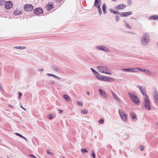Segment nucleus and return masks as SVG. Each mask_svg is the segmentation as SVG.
Returning a JSON list of instances; mask_svg holds the SVG:
<instances>
[{
	"label": "nucleus",
	"mask_w": 158,
	"mask_h": 158,
	"mask_svg": "<svg viewBox=\"0 0 158 158\" xmlns=\"http://www.w3.org/2000/svg\"><path fill=\"white\" fill-rule=\"evenodd\" d=\"M150 41V36L148 33H144L142 37L141 43L143 46H147Z\"/></svg>",
	"instance_id": "1"
},
{
	"label": "nucleus",
	"mask_w": 158,
	"mask_h": 158,
	"mask_svg": "<svg viewBox=\"0 0 158 158\" xmlns=\"http://www.w3.org/2000/svg\"><path fill=\"white\" fill-rule=\"evenodd\" d=\"M90 69L93 72V74L95 76L96 78L101 81H105L106 76L101 75L100 73L92 68Z\"/></svg>",
	"instance_id": "2"
},
{
	"label": "nucleus",
	"mask_w": 158,
	"mask_h": 158,
	"mask_svg": "<svg viewBox=\"0 0 158 158\" xmlns=\"http://www.w3.org/2000/svg\"><path fill=\"white\" fill-rule=\"evenodd\" d=\"M129 95L131 100L134 103L137 105H139L140 104V101L135 94L129 93Z\"/></svg>",
	"instance_id": "3"
},
{
	"label": "nucleus",
	"mask_w": 158,
	"mask_h": 158,
	"mask_svg": "<svg viewBox=\"0 0 158 158\" xmlns=\"http://www.w3.org/2000/svg\"><path fill=\"white\" fill-rule=\"evenodd\" d=\"M97 69L99 72L108 75H111V73L108 72L107 68L105 66H98L97 67Z\"/></svg>",
	"instance_id": "4"
},
{
	"label": "nucleus",
	"mask_w": 158,
	"mask_h": 158,
	"mask_svg": "<svg viewBox=\"0 0 158 158\" xmlns=\"http://www.w3.org/2000/svg\"><path fill=\"white\" fill-rule=\"evenodd\" d=\"M144 102V106L146 109L148 110H151V107L150 102L148 96H145L143 97Z\"/></svg>",
	"instance_id": "5"
},
{
	"label": "nucleus",
	"mask_w": 158,
	"mask_h": 158,
	"mask_svg": "<svg viewBox=\"0 0 158 158\" xmlns=\"http://www.w3.org/2000/svg\"><path fill=\"white\" fill-rule=\"evenodd\" d=\"M137 87L138 88L142 94L143 97L146 96H148L147 95V92L145 90V87L143 85H137Z\"/></svg>",
	"instance_id": "6"
},
{
	"label": "nucleus",
	"mask_w": 158,
	"mask_h": 158,
	"mask_svg": "<svg viewBox=\"0 0 158 158\" xmlns=\"http://www.w3.org/2000/svg\"><path fill=\"white\" fill-rule=\"evenodd\" d=\"M101 3L100 0H95L94 2V5L97 8L100 15H101L102 14V10L100 7Z\"/></svg>",
	"instance_id": "7"
},
{
	"label": "nucleus",
	"mask_w": 158,
	"mask_h": 158,
	"mask_svg": "<svg viewBox=\"0 0 158 158\" xmlns=\"http://www.w3.org/2000/svg\"><path fill=\"white\" fill-rule=\"evenodd\" d=\"M118 111L120 117L122 119L124 122H126L127 121V115L126 113L121 110H119Z\"/></svg>",
	"instance_id": "8"
},
{
	"label": "nucleus",
	"mask_w": 158,
	"mask_h": 158,
	"mask_svg": "<svg viewBox=\"0 0 158 158\" xmlns=\"http://www.w3.org/2000/svg\"><path fill=\"white\" fill-rule=\"evenodd\" d=\"M13 4L11 1H8L5 3V7L7 9H10L12 8Z\"/></svg>",
	"instance_id": "9"
},
{
	"label": "nucleus",
	"mask_w": 158,
	"mask_h": 158,
	"mask_svg": "<svg viewBox=\"0 0 158 158\" xmlns=\"http://www.w3.org/2000/svg\"><path fill=\"white\" fill-rule=\"evenodd\" d=\"M34 13L37 15H39L42 14L43 13V10L41 8H37L34 9Z\"/></svg>",
	"instance_id": "10"
},
{
	"label": "nucleus",
	"mask_w": 158,
	"mask_h": 158,
	"mask_svg": "<svg viewBox=\"0 0 158 158\" xmlns=\"http://www.w3.org/2000/svg\"><path fill=\"white\" fill-rule=\"evenodd\" d=\"M96 48L99 50L103 51L105 52H109V50L108 48L104 45H99L97 46Z\"/></svg>",
	"instance_id": "11"
},
{
	"label": "nucleus",
	"mask_w": 158,
	"mask_h": 158,
	"mask_svg": "<svg viewBox=\"0 0 158 158\" xmlns=\"http://www.w3.org/2000/svg\"><path fill=\"white\" fill-rule=\"evenodd\" d=\"M24 9L27 11H30L33 9V6L30 4H26L24 6Z\"/></svg>",
	"instance_id": "12"
},
{
	"label": "nucleus",
	"mask_w": 158,
	"mask_h": 158,
	"mask_svg": "<svg viewBox=\"0 0 158 158\" xmlns=\"http://www.w3.org/2000/svg\"><path fill=\"white\" fill-rule=\"evenodd\" d=\"M111 93L114 100L117 102H120V99L118 97L116 93L113 91H111Z\"/></svg>",
	"instance_id": "13"
},
{
	"label": "nucleus",
	"mask_w": 158,
	"mask_h": 158,
	"mask_svg": "<svg viewBox=\"0 0 158 158\" xmlns=\"http://www.w3.org/2000/svg\"><path fill=\"white\" fill-rule=\"evenodd\" d=\"M126 7V6L125 4H121L118 5L114 8L116 10H120L125 8Z\"/></svg>",
	"instance_id": "14"
},
{
	"label": "nucleus",
	"mask_w": 158,
	"mask_h": 158,
	"mask_svg": "<svg viewBox=\"0 0 158 158\" xmlns=\"http://www.w3.org/2000/svg\"><path fill=\"white\" fill-rule=\"evenodd\" d=\"M149 20L154 21L155 20H158V15H154L150 16L148 19Z\"/></svg>",
	"instance_id": "15"
},
{
	"label": "nucleus",
	"mask_w": 158,
	"mask_h": 158,
	"mask_svg": "<svg viewBox=\"0 0 158 158\" xmlns=\"http://www.w3.org/2000/svg\"><path fill=\"white\" fill-rule=\"evenodd\" d=\"M131 11H128L122 13L120 14V16L121 17H127L132 14Z\"/></svg>",
	"instance_id": "16"
},
{
	"label": "nucleus",
	"mask_w": 158,
	"mask_h": 158,
	"mask_svg": "<svg viewBox=\"0 0 158 158\" xmlns=\"http://www.w3.org/2000/svg\"><path fill=\"white\" fill-rule=\"evenodd\" d=\"M99 91L100 94L101 96L103 98H106L107 97V94H106V92L103 90L99 89Z\"/></svg>",
	"instance_id": "17"
},
{
	"label": "nucleus",
	"mask_w": 158,
	"mask_h": 158,
	"mask_svg": "<svg viewBox=\"0 0 158 158\" xmlns=\"http://www.w3.org/2000/svg\"><path fill=\"white\" fill-rule=\"evenodd\" d=\"M153 97L155 102H158V94L157 92L155 91L153 93Z\"/></svg>",
	"instance_id": "18"
},
{
	"label": "nucleus",
	"mask_w": 158,
	"mask_h": 158,
	"mask_svg": "<svg viewBox=\"0 0 158 158\" xmlns=\"http://www.w3.org/2000/svg\"><path fill=\"white\" fill-rule=\"evenodd\" d=\"M63 97L67 102H70L71 101V99L70 97L67 95H63Z\"/></svg>",
	"instance_id": "19"
},
{
	"label": "nucleus",
	"mask_w": 158,
	"mask_h": 158,
	"mask_svg": "<svg viewBox=\"0 0 158 158\" xmlns=\"http://www.w3.org/2000/svg\"><path fill=\"white\" fill-rule=\"evenodd\" d=\"M131 118L132 120L135 121L137 119V116L134 113H132L131 115Z\"/></svg>",
	"instance_id": "20"
},
{
	"label": "nucleus",
	"mask_w": 158,
	"mask_h": 158,
	"mask_svg": "<svg viewBox=\"0 0 158 158\" xmlns=\"http://www.w3.org/2000/svg\"><path fill=\"white\" fill-rule=\"evenodd\" d=\"M102 8L103 13L105 14H106L107 13V11H106V6L105 4H103Z\"/></svg>",
	"instance_id": "21"
},
{
	"label": "nucleus",
	"mask_w": 158,
	"mask_h": 158,
	"mask_svg": "<svg viewBox=\"0 0 158 158\" xmlns=\"http://www.w3.org/2000/svg\"><path fill=\"white\" fill-rule=\"evenodd\" d=\"M114 81V79L112 78L108 77L106 76V77L105 79V81H108L112 82Z\"/></svg>",
	"instance_id": "22"
},
{
	"label": "nucleus",
	"mask_w": 158,
	"mask_h": 158,
	"mask_svg": "<svg viewBox=\"0 0 158 158\" xmlns=\"http://www.w3.org/2000/svg\"><path fill=\"white\" fill-rule=\"evenodd\" d=\"M110 11L112 13H113L115 14H117V15H119L120 14V13L119 11H116V10H113L112 9H110Z\"/></svg>",
	"instance_id": "23"
},
{
	"label": "nucleus",
	"mask_w": 158,
	"mask_h": 158,
	"mask_svg": "<svg viewBox=\"0 0 158 158\" xmlns=\"http://www.w3.org/2000/svg\"><path fill=\"white\" fill-rule=\"evenodd\" d=\"M21 12V10L19 9H17L14 12V14L16 15H20Z\"/></svg>",
	"instance_id": "24"
},
{
	"label": "nucleus",
	"mask_w": 158,
	"mask_h": 158,
	"mask_svg": "<svg viewBox=\"0 0 158 158\" xmlns=\"http://www.w3.org/2000/svg\"><path fill=\"white\" fill-rule=\"evenodd\" d=\"M122 70L123 71H126L127 72H131V68H125V69H122Z\"/></svg>",
	"instance_id": "25"
},
{
	"label": "nucleus",
	"mask_w": 158,
	"mask_h": 158,
	"mask_svg": "<svg viewBox=\"0 0 158 158\" xmlns=\"http://www.w3.org/2000/svg\"><path fill=\"white\" fill-rule=\"evenodd\" d=\"M76 102L79 106H83V103L81 101H77Z\"/></svg>",
	"instance_id": "26"
},
{
	"label": "nucleus",
	"mask_w": 158,
	"mask_h": 158,
	"mask_svg": "<svg viewBox=\"0 0 158 158\" xmlns=\"http://www.w3.org/2000/svg\"><path fill=\"white\" fill-rule=\"evenodd\" d=\"M47 75L48 76H50L53 77V78L58 79L59 77L56 75H55L54 74H50V73H47Z\"/></svg>",
	"instance_id": "27"
},
{
	"label": "nucleus",
	"mask_w": 158,
	"mask_h": 158,
	"mask_svg": "<svg viewBox=\"0 0 158 158\" xmlns=\"http://www.w3.org/2000/svg\"><path fill=\"white\" fill-rule=\"evenodd\" d=\"M52 8L53 6L52 4H49L46 7V8L47 9V10H49L52 9Z\"/></svg>",
	"instance_id": "28"
},
{
	"label": "nucleus",
	"mask_w": 158,
	"mask_h": 158,
	"mask_svg": "<svg viewBox=\"0 0 158 158\" xmlns=\"http://www.w3.org/2000/svg\"><path fill=\"white\" fill-rule=\"evenodd\" d=\"M81 113L82 114H87L88 113V111L86 109H83L81 110Z\"/></svg>",
	"instance_id": "29"
},
{
	"label": "nucleus",
	"mask_w": 158,
	"mask_h": 158,
	"mask_svg": "<svg viewBox=\"0 0 158 158\" xmlns=\"http://www.w3.org/2000/svg\"><path fill=\"white\" fill-rule=\"evenodd\" d=\"M47 154H49L50 156H54V155L53 153L50 150H48L47 151Z\"/></svg>",
	"instance_id": "30"
},
{
	"label": "nucleus",
	"mask_w": 158,
	"mask_h": 158,
	"mask_svg": "<svg viewBox=\"0 0 158 158\" xmlns=\"http://www.w3.org/2000/svg\"><path fill=\"white\" fill-rule=\"evenodd\" d=\"M15 48L23 50L26 49V48L25 47L18 46L15 47Z\"/></svg>",
	"instance_id": "31"
},
{
	"label": "nucleus",
	"mask_w": 158,
	"mask_h": 158,
	"mask_svg": "<svg viewBox=\"0 0 158 158\" xmlns=\"http://www.w3.org/2000/svg\"><path fill=\"white\" fill-rule=\"evenodd\" d=\"M15 134L17 136H18L20 137L23 138L25 140H26V138L25 137L21 135L20 134H19L18 133H15Z\"/></svg>",
	"instance_id": "32"
},
{
	"label": "nucleus",
	"mask_w": 158,
	"mask_h": 158,
	"mask_svg": "<svg viewBox=\"0 0 158 158\" xmlns=\"http://www.w3.org/2000/svg\"><path fill=\"white\" fill-rule=\"evenodd\" d=\"M131 72H138V68H131Z\"/></svg>",
	"instance_id": "33"
},
{
	"label": "nucleus",
	"mask_w": 158,
	"mask_h": 158,
	"mask_svg": "<svg viewBox=\"0 0 158 158\" xmlns=\"http://www.w3.org/2000/svg\"><path fill=\"white\" fill-rule=\"evenodd\" d=\"M143 72L144 73L146 74H148V75H150L151 74V73L148 70L144 69Z\"/></svg>",
	"instance_id": "34"
},
{
	"label": "nucleus",
	"mask_w": 158,
	"mask_h": 158,
	"mask_svg": "<svg viewBox=\"0 0 158 158\" xmlns=\"http://www.w3.org/2000/svg\"><path fill=\"white\" fill-rule=\"evenodd\" d=\"M48 116L50 119H52L53 118V115L52 114H49L48 115Z\"/></svg>",
	"instance_id": "35"
},
{
	"label": "nucleus",
	"mask_w": 158,
	"mask_h": 158,
	"mask_svg": "<svg viewBox=\"0 0 158 158\" xmlns=\"http://www.w3.org/2000/svg\"><path fill=\"white\" fill-rule=\"evenodd\" d=\"M91 156L93 158H95V155L94 153V151H93L91 153Z\"/></svg>",
	"instance_id": "36"
},
{
	"label": "nucleus",
	"mask_w": 158,
	"mask_h": 158,
	"mask_svg": "<svg viewBox=\"0 0 158 158\" xmlns=\"http://www.w3.org/2000/svg\"><path fill=\"white\" fill-rule=\"evenodd\" d=\"M104 122V120L103 119H101L99 121V123L101 124H102Z\"/></svg>",
	"instance_id": "37"
},
{
	"label": "nucleus",
	"mask_w": 158,
	"mask_h": 158,
	"mask_svg": "<svg viewBox=\"0 0 158 158\" xmlns=\"http://www.w3.org/2000/svg\"><path fill=\"white\" fill-rule=\"evenodd\" d=\"M144 69H143V68H138V71L139 70V71H140L143 72Z\"/></svg>",
	"instance_id": "38"
},
{
	"label": "nucleus",
	"mask_w": 158,
	"mask_h": 158,
	"mask_svg": "<svg viewBox=\"0 0 158 158\" xmlns=\"http://www.w3.org/2000/svg\"><path fill=\"white\" fill-rule=\"evenodd\" d=\"M139 148L141 151H143L144 150V147L142 146H140L139 147Z\"/></svg>",
	"instance_id": "39"
},
{
	"label": "nucleus",
	"mask_w": 158,
	"mask_h": 158,
	"mask_svg": "<svg viewBox=\"0 0 158 158\" xmlns=\"http://www.w3.org/2000/svg\"><path fill=\"white\" fill-rule=\"evenodd\" d=\"M4 2V0H0V6L2 5Z\"/></svg>",
	"instance_id": "40"
},
{
	"label": "nucleus",
	"mask_w": 158,
	"mask_h": 158,
	"mask_svg": "<svg viewBox=\"0 0 158 158\" xmlns=\"http://www.w3.org/2000/svg\"><path fill=\"white\" fill-rule=\"evenodd\" d=\"M81 151L82 153H84L85 152H87V151H86V149H82L81 150Z\"/></svg>",
	"instance_id": "41"
},
{
	"label": "nucleus",
	"mask_w": 158,
	"mask_h": 158,
	"mask_svg": "<svg viewBox=\"0 0 158 158\" xmlns=\"http://www.w3.org/2000/svg\"><path fill=\"white\" fill-rule=\"evenodd\" d=\"M116 20L117 21H119V17L118 16H116Z\"/></svg>",
	"instance_id": "42"
},
{
	"label": "nucleus",
	"mask_w": 158,
	"mask_h": 158,
	"mask_svg": "<svg viewBox=\"0 0 158 158\" xmlns=\"http://www.w3.org/2000/svg\"><path fill=\"white\" fill-rule=\"evenodd\" d=\"M126 25L128 28H130V26L127 23H126Z\"/></svg>",
	"instance_id": "43"
},
{
	"label": "nucleus",
	"mask_w": 158,
	"mask_h": 158,
	"mask_svg": "<svg viewBox=\"0 0 158 158\" xmlns=\"http://www.w3.org/2000/svg\"><path fill=\"white\" fill-rule=\"evenodd\" d=\"M22 95V94L21 93H19V98H20Z\"/></svg>",
	"instance_id": "44"
},
{
	"label": "nucleus",
	"mask_w": 158,
	"mask_h": 158,
	"mask_svg": "<svg viewBox=\"0 0 158 158\" xmlns=\"http://www.w3.org/2000/svg\"><path fill=\"white\" fill-rule=\"evenodd\" d=\"M30 156H31V157H33V158H35V156H34V155H29Z\"/></svg>",
	"instance_id": "45"
},
{
	"label": "nucleus",
	"mask_w": 158,
	"mask_h": 158,
	"mask_svg": "<svg viewBox=\"0 0 158 158\" xmlns=\"http://www.w3.org/2000/svg\"><path fill=\"white\" fill-rule=\"evenodd\" d=\"M38 71H44V69H40L38 70Z\"/></svg>",
	"instance_id": "46"
},
{
	"label": "nucleus",
	"mask_w": 158,
	"mask_h": 158,
	"mask_svg": "<svg viewBox=\"0 0 158 158\" xmlns=\"http://www.w3.org/2000/svg\"><path fill=\"white\" fill-rule=\"evenodd\" d=\"M59 110V111H60V113H62L63 112V110Z\"/></svg>",
	"instance_id": "47"
},
{
	"label": "nucleus",
	"mask_w": 158,
	"mask_h": 158,
	"mask_svg": "<svg viewBox=\"0 0 158 158\" xmlns=\"http://www.w3.org/2000/svg\"><path fill=\"white\" fill-rule=\"evenodd\" d=\"M87 94L89 95V92L87 93Z\"/></svg>",
	"instance_id": "48"
},
{
	"label": "nucleus",
	"mask_w": 158,
	"mask_h": 158,
	"mask_svg": "<svg viewBox=\"0 0 158 158\" xmlns=\"http://www.w3.org/2000/svg\"><path fill=\"white\" fill-rule=\"evenodd\" d=\"M20 107H21V108L22 109H23V106H22V105H21L20 106Z\"/></svg>",
	"instance_id": "49"
},
{
	"label": "nucleus",
	"mask_w": 158,
	"mask_h": 158,
	"mask_svg": "<svg viewBox=\"0 0 158 158\" xmlns=\"http://www.w3.org/2000/svg\"><path fill=\"white\" fill-rule=\"evenodd\" d=\"M23 110H26V109L25 108H23Z\"/></svg>",
	"instance_id": "50"
},
{
	"label": "nucleus",
	"mask_w": 158,
	"mask_h": 158,
	"mask_svg": "<svg viewBox=\"0 0 158 158\" xmlns=\"http://www.w3.org/2000/svg\"><path fill=\"white\" fill-rule=\"evenodd\" d=\"M61 158H65L63 156H61Z\"/></svg>",
	"instance_id": "51"
}]
</instances>
